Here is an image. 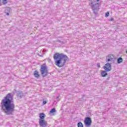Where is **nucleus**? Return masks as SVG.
I'll list each match as a JSON object with an SVG mask.
<instances>
[{"instance_id": "6ab92c4d", "label": "nucleus", "mask_w": 127, "mask_h": 127, "mask_svg": "<svg viewBox=\"0 0 127 127\" xmlns=\"http://www.w3.org/2000/svg\"><path fill=\"white\" fill-rule=\"evenodd\" d=\"M97 67H98V68H100V67H101V65H100V64L99 63H98V64H97Z\"/></svg>"}, {"instance_id": "7ed1b4c3", "label": "nucleus", "mask_w": 127, "mask_h": 127, "mask_svg": "<svg viewBox=\"0 0 127 127\" xmlns=\"http://www.w3.org/2000/svg\"><path fill=\"white\" fill-rule=\"evenodd\" d=\"M99 0H91V2L89 3V5H90L95 14H97L100 9V4L99 3H96L98 2Z\"/></svg>"}, {"instance_id": "ddd939ff", "label": "nucleus", "mask_w": 127, "mask_h": 127, "mask_svg": "<svg viewBox=\"0 0 127 127\" xmlns=\"http://www.w3.org/2000/svg\"><path fill=\"white\" fill-rule=\"evenodd\" d=\"M40 119L39 120H44L45 119V114L43 113H41L39 115Z\"/></svg>"}, {"instance_id": "4be33fe9", "label": "nucleus", "mask_w": 127, "mask_h": 127, "mask_svg": "<svg viewBox=\"0 0 127 127\" xmlns=\"http://www.w3.org/2000/svg\"><path fill=\"white\" fill-rule=\"evenodd\" d=\"M56 99H59V96H57Z\"/></svg>"}, {"instance_id": "1a4fd4ad", "label": "nucleus", "mask_w": 127, "mask_h": 127, "mask_svg": "<svg viewBox=\"0 0 127 127\" xmlns=\"http://www.w3.org/2000/svg\"><path fill=\"white\" fill-rule=\"evenodd\" d=\"M33 75L35 76V78H37V79H38L39 77H40L39 72H38L37 70L34 71Z\"/></svg>"}, {"instance_id": "423d86ee", "label": "nucleus", "mask_w": 127, "mask_h": 127, "mask_svg": "<svg viewBox=\"0 0 127 127\" xmlns=\"http://www.w3.org/2000/svg\"><path fill=\"white\" fill-rule=\"evenodd\" d=\"M112 64L109 63H107L105 64V66H103L104 70L107 71V72H110L112 70Z\"/></svg>"}, {"instance_id": "6e6552de", "label": "nucleus", "mask_w": 127, "mask_h": 127, "mask_svg": "<svg viewBox=\"0 0 127 127\" xmlns=\"http://www.w3.org/2000/svg\"><path fill=\"white\" fill-rule=\"evenodd\" d=\"M115 61V57L113 55H109L106 57V62H110V61Z\"/></svg>"}, {"instance_id": "f8f14e48", "label": "nucleus", "mask_w": 127, "mask_h": 127, "mask_svg": "<svg viewBox=\"0 0 127 127\" xmlns=\"http://www.w3.org/2000/svg\"><path fill=\"white\" fill-rule=\"evenodd\" d=\"M17 96L19 98H23V93H22V91H18L17 92Z\"/></svg>"}, {"instance_id": "9d476101", "label": "nucleus", "mask_w": 127, "mask_h": 127, "mask_svg": "<svg viewBox=\"0 0 127 127\" xmlns=\"http://www.w3.org/2000/svg\"><path fill=\"white\" fill-rule=\"evenodd\" d=\"M10 11H11V9L9 7H7L5 9V13H6V15H9Z\"/></svg>"}, {"instance_id": "a878e982", "label": "nucleus", "mask_w": 127, "mask_h": 127, "mask_svg": "<svg viewBox=\"0 0 127 127\" xmlns=\"http://www.w3.org/2000/svg\"><path fill=\"white\" fill-rule=\"evenodd\" d=\"M1 1V0H0V2Z\"/></svg>"}, {"instance_id": "dca6fc26", "label": "nucleus", "mask_w": 127, "mask_h": 127, "mask_svg": "<svg viewBox=\"0 0 127 127\" xmlns=\"http://www.w3.org/2000/svg\"><path fill=\"white\" fill-rule=\"evenodd\" d=\"M77 127H84V125H83V123H82V122H79L77 124Z\"/></svg>"}, {"instance_id": "a211bd4d", "label": "nucleus", "mask_w": 127, "mask_h": 127, "mask_svg": "<svg viewBox=\"0 0 127 127\" xmlns=\"http://www.w3.org/2000/svg\"><path fill=\"white\" fill-rule=\"evenodd\" d=\"M43 105H46V104H47V102L46 101V100H45L44 99L43 100Z\"/></svg>"}, {"instance_id": "4468645a", "label": "nucleus", "mask_w": 127, "mask_h": 127, "mask_svg": "<svg viewBox=\"0 0 127 127\" xmlns=\"http://www.w3.org/2000/svg\"><path fill=\"white\" fill-rule=\"evenodd\" d=\"M123 58L120 57L117 59V63L118 64H121V63H123Z\"/></svg>"}, {"instance_id": "f257e3e1", "label": "nucleus", "mask_w": 127, "mask_h": 127, "mask_svg": "<svg viewBox=\"0 0 127 127\" xmlns=\"http://www.w3.org/2000/svg\"><path fill=\"white\" fill-rule=\"evenodd\" d=\"M12 94L8 93L1 100L0 103L1 110L2 113L7 116H12L14 113L15 105L13 102Z\"/></svg>"}, {"instance_id": "f3484780", "label": "nucleus", "mask_w": 127, "mask_h": 127, "mask_svg": "<svg viewBox=\"0 0 127 127\" xmlns=\"http://www.w3.org/2000/svg\"><path fill=\"white\" fill-rule=\"evenodd\" d=\"M109 15H110V12H107L105 13V17H109Z\"/></svg>"}, {"instance_id": "aec40b11", "label": "nucleus", "mask_w": 127, "mask_h": 127, "mask_svg": "<svg viewBox=\"0 0 127 127\" xmlns=\"http://www.w3.org/2000/svg\"><path fill=\"white\" fill-rule=\"evenodd\" d=\"M48 62H49V63H50V62H51V59H48Z\"/></svg>"}, {"instance_id": "5701e85b", "label": "nucleus", "mask_w": 127, "mask_h": 127, "mask_svg": "<svg viewBox=\"0 0 127 127\" xmlns=\"http://www.w3.org/2000/svg\"><path fill=\"white\" fill-rule=\"evenodd\" d=\"M43 57V55H41V56H40V57Z\"/></svg>"}, {"instance_id": "20e7f679", "label": "nucleus", "mask_w": 127, "mask_h": 127, "mask_svg": "<svg viewBox=\"0 0 127 127\" xmlns=\"http://www.w3.org/2000/svg\"><path fill=\"white\" fill-rule=\"evenodd\" d=\"M40 70L43 77H46V76H48V69L45 64H44L43 65L41 66Z\"/></svg>"}, {"instance_id": "0eeeda50", "label": "nucleus", "mask_w": 127, "mask_h": 127, "mask_svg": "<svg viewBox=\"0 0 127 127\" xmlns=\"http://www.w3.org/2000/svg\"><path fill=\"white\" fill-rule=\"evenodd\" d=\"M39 124L40 127H47V123L44 120H39Z\"/></svg>"}, {"instance_id": "f03ea898", "label": "nucleus", "mask_w": 127, "mask_h": 127, "mask_svg": "<svg viewBox=\"0 0 127 127\" xmlns=\"http://www.w3.org/2000/svg\"><path fill=\"white\" fill-rule=\"evenodd\" d=\"M54 59L55 61L56 65L58 67H63L66 61H69V58L64 54L57 53L54 55ZM59 59V60H58Z\"/></svg>"}, {"instance_id": "412c9836", "label": "nucleus", "mask_w": 127, "mask_h": 127, "mask_svg": "<svg viewBox=\"0 0 127 127\" xmlns=\"http://www.w3.org/2000/svg\"><path fill=\"white\" fill-rule=\"evenodd\" d=\"M111 21H114V18H111L110 19Z\"/></svg>"}, {"instance_id": "b1692460", "label": "nucleus", "mask_w": 127, "mask_h": 127, "mask_svg": "<svg viewBox=\"0 0 127 127\" xmlns=\"http://www.w3.org/2000/svg\"><path fill=\"white\" fill-rule=\"evenodd\" d=\"M7 0H3V1H6Z\"/></svg>"}, {"instance_id": "2eb2a0df", "label": "nucleus", "mask_w": 127, "mask_h": 127, "mask_svg": "<svg viewBox=\"0 0 127 127\" xmlns=\"http://www.w3.org/2000/svg\"><path fill=\"white\" fill-rule=\"evenodd\" d=\"M53 113H56V109H55V108H52L50 111V114H53Z\"/></svg>"}, {"instance_id": "393cba45", "label": "nucleus", "mask_w": 127, "mask_h": 127, "mask_svg": "<svg viewBox=\"0 0 127 127\" xmlns=\"http://www.w3.org/2000/svg\"><path fill=\"white\" fill-rule=\"evenodd\" d=\"M58 42H61V41L60 40H58Z\"/></svg>"}, {"instance_id": "9b49d317", "label": "nucleus", "mask_w": 127, "mask_h": 127, "mask_svg": "<svg viewBox=\"0 0 127 127\" xmlns=\"http://www.w3.org/2000/svg\"><path fill=\"white\" fill-rule=\"evenodd\" d=\"M108 71L105 70H102L101 71V74L102 77H106L108 75V73L107 72Z\"/></svg>"}, {"instance_id": "39448f33", "label": "nucleus", "mask_w": 127, "mask_h": 127, "mask_svg": "<svg viewBox=\"0 0 127 127\" xmlns=\"http://www.w3.org/2000/svg\"><path fill=\"white\" fill-rule=\"evenodd\" d=\"M84 123L85 126L87 127H91V125H92V119L89 117H87L85 118Z\"/></svg>"}]
</instances>
